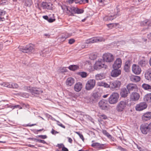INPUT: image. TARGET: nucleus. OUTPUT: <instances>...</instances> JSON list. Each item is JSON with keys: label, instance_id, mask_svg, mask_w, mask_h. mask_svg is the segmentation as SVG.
I'll use <instances>...</instances> for the list:
<instances>
[{"label": "nucleus", "instance_id": "nucleus-1", "mask_svg": "<svg viewBox=\"0 0 151 151\" xmlns=\"http://www.w3.org/2000/svg\"><path fill=\"white\" fill-rule=\"evenodd\" d=\"M24 89L29 92H30L32 95L39 94L42 92V91L39 88L31 86H25Z\"/></svg>", "mask_w": 151, "mask_h": 151}, {"label": "nucleus", "instance_id": "nucleus-2", "mask_svg": "<svg viewBox=\"0 0 151 151\" xmlns=\"http://www.w3.org/2000/svg\"><path fill=\"white\" fill-rule=\"evenodd\" d=\"M127 106H128L127 101H121L118 104L116 107V110L118 112H122L125 109Z\"/></svg>", "mask_w": 151, "mask_h": 151}, {"label": "nucleus", "instance_id": "nucleus-3", "mask_svg": "<svg viewBox=\"0 0 151 151\" xmlns=\"http://www.w3.org/2000/svg\"><path fill=\"white\" fill-rule=\"evenodd\" d=\"M19 48L20 51L24 53H29L32 52L34 51L33 46L32 44L27 45L25 47H19Z\"/></svg>", "mask_w": 151, "mask_h": 151}, {"label": "nucleus", "instance_id": "nucleus-4", "mask_svg": "<svg viewBox=\"0 0 151 151\" xmlns=\"http://www.w3.org/2000/svg\"><path fill=\"white\" fill-rule=\"evenodd\" d=\"M94 68L96 70L101 69L102 68H104L106 69L107 66L105 65L104 61L101 59H99L95 63L94 66Z\"/></svg>", "mask_w": 151, "mask_h": 151}, {"label": "nucleus", "instance_id": "nucleus-5", "mask_svg": "<svg viewBox=\"0 0 151 151\" xmlns=\"http://www.w3.org/2000/svg\"><path fill=\"white\" fill-rule=\"evenodd\" d=\"M104 40V39L102 37H96L86 40L85 43L87 44H91L102 42Z\"/></svg>", "mask_w": 151, "mask_h": 151}, {"label": "nucleus", "instance_id": "nucleus-6", "mask_svg": "<svg viewBox=\"0 0 151 151\" xmlns=\"http://www.w3.org/2000/svg\"><path fill=\"white\" fill-rule=\"evenodd\" d=\"M119 97V94L116 93H112L109 99V103L111 104H114L117 102Z\"/></svg>", "mask_w": 151, "mask_h": 151}, {"label": "nucleus", "instance_id": "nucleus-7", "mask_svg": "<svg viewBox=\"0 0 151 151\" xmlns=\"http://www.w3.org/2000/svg\"><path fill=\"white\" fill-rule=\"evenodd\" d=\"M95 84V80L94 79H90L88 81L86 84V89L87 90H90L94 87Z\"/></svg>", "mask_w": 151, "mask_h": 151}, {"label": "nucleus", "instance_id": "nucleus-8", "mask_svg": "<svg viewBox=\"0 0 151 151\" xmlns=\"http://www.w3.org/2000/svg\"><path fill=\"white\" fill-rule=\"evenodd\" d=\"M103 60L107 62H111L113 61L114 59V57L110 53H106L103 55Z\"/></svg>", "mask_w": 151, "mask_h": 151}, {"label": "nucleus", "instance_id": "nucleus-9", "mask_svg": "<svg viewBox=\"0 0 151 151\" xmlns=\"http://www.w3.org/2000/svg\"><path fill=\"white\" fill-rule=\"evenodd\" d=\"M147 106V104L145 102H141L136 105L135 109L137 111H141L146 109Z\"/></svg>", "mask_w": 151, "mask_h": 151}, {"label": "nucleus", "instance_id": "nucleus-10", "mask_svg": "<svg viewBox=\"0 0 151 151\" xmlns=\"http://www.w3.org/2000/svg\"><path fill=\"white\" fill-rule=\"evenodd\" d=\"M132 70V72L136 75L139 74L142 71L140 67L138 65L135 64L133 65Z\"/></svg>", "mask_w": 151, "mask_h": 151}, {"label": "nucleus", "instance_id": "nucleus-11", "mask_svg": "<svg viewBox=\"0 0 151 151\" xmlns=\"http://www.w3.org/2000/svg\"><path fill=\"white\" fill-rule=\"evenodd\" d=\"M99 107L102 109H106L107 108L108 106V101L104 99L100 101L99 103Z\"/></svg>", "mask_w": 151, "mask_h": 151}, {"label": "nucleus", "instance_id": "nucleus-12", "mask_svg": "<svg viewBox=\"0 0 151 151\" xmlns=\"http://www.w3.org/2000/svg\"><path fill=\"white\" fill-rule=\"evenodd\" d=\"M140 130L142 133L145 134H147L150 132L147 126V124H142L140 127Z\"/></svg>", "mask_w": 151, "mask_h": 151}, {"label": "nucleus", "instance_id": "nucleus-13", "mask_svg": "<svg viewBox=\"0 0 151 151\" xmlns=\"http://www.w3.org/2000/svg\"><path fill=\"white\" fill-rule=\"evenodd\" d=\"M122 63V60L120 58H118L116 59L113 65V68L119 69L121 67Z\"/></svg>", "mask_w": 151, "mask_h": 151}, {"label": "nucleus", "instance_id": "nucleus-14", "mask_svg": "<svg viewBox=\"0 0 151 151\" xmlns=\"http://www.w3.org/2000/svg\"><path fill=\"white\" fill-rule=\"evenodd\" d=\"M140 95L137 92H132L130 96V99L132 101H137L139 99Z\"/></svg>", "mask_w": 151, "mask_h": 151}, {"label": "nucleus", "instance_id": "nucleus-15", "mask_svg": "<svg viewBox=\"0 0 151 151\" xmlns=\"http://www.w3.org/2000/svg\"><path fill=\"white\" fill-rule=\"evenodd\" d=\"M127 88L129 91H137L138 88L137 86L132 83H129L127 86Z\"/></svg>", "mask_w": 151, "mask_h": 151}, {"label": "nucleus", "instance_id": "nucleus-16", "mask_svg": "<svg viewBox=\"0 0 151 151\" xmlns=\"http://www.w3.org/2000/svg\"><path fill=\"white\" fill-rule=\"evenodd\" d=\"M121 83L119 81H115L110 82V88H119L121 85Z\"/></svg>", "mask_w": 151, "mask_h": 151}, {"label": "nucleus", "instance_id": "nucleus-17", "mask_svg": "<svg viewBox=\"0 0 151 151\" xmlns=\"http://www.w3.org/2000/svg\"><path fill=\"white\" fill-rule=\"evenodd\" d=\"M91 146L94 148L98 150L103 149L105 148V145L103 144H101L99 143H94L92 144Z\"/></svg>", "mask_w": 151, "mask_h": 151}, {"label": "nucleus", "instance_id": "nucleus-18", "mask_svg": "<svg viewBox=\"0 0 151 151\" xmlns=\"http://www.w3.org/2000/svg\"><path fill=\"white\" fill-rule=\"evenodd\" d=\"M52 5L50 3H47L46 2H43L42 3L41 7L43 9H46L49 10L52 9Z\"/></svg>", "mask_w": 151, "mask_h": 151}, {"label": "nucleus", "instance_id": "nucleus-19", "mask_svg": "<svg viewBox=\"0 0 151 151\" xmlns=\"http://www.w3.org/2000/svg\"><path fill=\"white\" fill-rule=\"evenodd\" d=\"M142 118L143 121H147L151 118V112H147L145 113L142 116Z\"/></svg>", "mask_w": 151, "mask_h": 151}, {"label": "nucleus", "instance_id": "nucleus-20", "mask_svg": "<svg viewBox=\"0 0 151 151\" xmlns=\"http://www.w3.org/2000/svg\"><path fill=\"white\" fill-rule=\"evenodd\" d=\"M121 70L119 69H114L111 73V75L113 77L118 76L121 73Z\"/></svg>", "mask_w": 151, "mask_h": 151}, {"label": "nucleus", "instance_id": "nucleus-21", "mask_svg": "<svg viewBox=\"0 0 151 151\" xmlns=\"http://www.w3.org/2000/svg\"><path fill=\"white\" fill-rule=\"evenodd\" d=\"M129 92L128 90H127L126 88H123L121 90L120 94L122 97L125 98L127 96Z\"/></svg>", "mask_w": 151, "mask_h": 151}, {"label": "nucleus", "instance_id": "nucleus-22", "mask_svg": "<svg viewBox=\"0 0 151 151\" xmlns=\"http://www.w3.org/2000/svg\"><path fill=\"white\" fill-rule=\"evenodd\" d=\"M75 80L73 78L71 77L67 78L66 82V85L68 86H71L74 83Z\"/></svg>", "mask_w": 151, "mask_h": 151}, {"label": "nucleus", "instance_id": "nucleus-23", "mask_svg": "<svg viewBox=\"0 0 151 151\" xmlns=\"http://www.w3.org/2000/svg\"><path fill=\"white\" fill-rule=\"evenodd\" d=\"M82 88V85L80 82H78L75 84L74 86V89L75 91L79 92L81 89Z\"/></svg>", "mask_w": 151, "mask_h": 151}, {"label": "nucleus", "instance_id": "nucleus-24", "mask_svg": "<svg viewBox=\"0 0 151 151\" xmlns=\"http://www.w3.org/2000/svg\"><path fill=\"white\" fill-rule=\"evenodd\" d=\"M145 77L147 80H151V68L147 70L145 74Z\"/></svg>", "mask_w": 151, "mask_h": 151}, {"label": "nucleus", "instance_id": "nucleus-25", "mask_svg": "<svg viewBox=\"0 0 151 151\" xmlns=\"http://www.w3.org/2000/svg\"><path fill=\"white\" fill-rule=\"evenodd\" d=\"M105 78V74L103 73L97 74L95 76V78L97 80H101L104 79Z\"/></svg>", "mask_w": 151, "mask_h": 151}, {"label": "nucleus", "instance_id": "nucleus-26", "mask_svg": "<svg viewBox=\"0 0 151 151\" xmlns=\"http://www.w3.org/2000/svg\"><path fill=\"white\" fill-rule=\"evenodd\" d=\"M116 18L115 15H109V16H106L104 18V20L105 21H109L112 20Z\"/></svg>", "mask_w": 151, "mask_h": 151}, {"label": "nucleus", "instance_id": "nucleus-27", "mask_svg": "<svg viewBox=\"0 0 151 151\" xmlns=\"http://www.w3.org/2000/svg\"><path fill=\"white\" fill-rule=\"evenodd\" d=\"M130 79L133 82H138L140 81V78L137 76H132L130 77Z\"/></svg>", "mask_w": 151, "mask_h": 151}, {"label": "nucleus", "instance_id": "nucleus-28", "mask_svg": "<svg viewBox=\"0 0 151 151\" xmlns=\"http://www.w3.org/2000/svg\"><path fill=\"white\" fill-rule=\"evenodd\" d=\"M130 65V60H128L125 62L124 66V70L126 72H127L129 71Z\"/></svg>", "mask_w": 151, "mask_h": 151}, {"label": "nucleus", "instance_id": "nucleus-29", "mask_svg": "<svg viewBox=\"0 0 151 151\" xmlns=\"http://www.w3.org/2000/svg\"><path fill=\"white\" fill-rule=\"evenodd\" d=\"M76 7H68L67 9V11L66 12L68 13H71V15L75 13Z\"/></svg>", "mask_w": 151, "mask_h": 151}, {"label": "nucleus", "instance_id": "nucleus-30", "mask_svg": "<svg viewBox=\"0 0 151 151\" xmlns=\"http://www.w3.org/2000/svg\"><path fill=\"white\" fill-rule=\"evenodd\" d=\"M145 101L148 102H151V93H148L146 95L144 98Z\"/></svg>", "mask_w": 151, "mask_h": 151}, {"label": "nucleus", "instance_id": "nucleus-31", "mask_svg": "<svg viewBox=\"0 0 151 151\" xmlns=\"http://www.w3.org/2000/svg\"><path fill=\"white\" fill-rule=\"evenodd\" d=\"M142 87L145 90L151 91V86L148 84L144 83L142 85Z\"/></svg>", "mask_w": 151, "mask_h": 151}, {"label": "nucleus", "instance_id": "nucleus-32", "mask_svg": "<svg viewBox=\"0 0 151 151\" xmlns=\"http://www.w3.org/2000/svg\"><path fill=\"white\" fill-rule=\"evenodd\" d=\"M85 99H88V103H93L96 102L97 101V100L94 99V98L92 96L90 97H86Z\"/></svg>", "mask_w": 151, "mask_h": 151}, {"label": "nucleus", "instance_id": "nucleus-33", "mask_svg": "<svg viewBox=\"0 0 151 151\" xmlns=\"http://www.w3.org/2000/svg\"><path fill=\"white\" fill-rule=\"evenodd\" d=\"M138 64L142 67H145L147 65V62L144 60H141L138 63Z\"/></svg>", "mask_w": 151, "mask_h": 151}, {"label": "nucleus", "instance_id": "nucleus-34", "mask_svg": "<svg viewBox=\"0 0 151 151\" xmlns=\"http://www.w3.org/2000/svg\"><path fill=\"white\" fill-rule=\"evenodd\" d=\"M146 24H147L149 26H151V20L148 21L145 20L144 21L140 23V25L141 26H144Z\"/></svg>", "mask_w": 151, "mask_h": 151}, {"label": "nucleus", "instance_id": "nucleus-35", "mask_svg": "<svg viewBox=\"0 0 151 151\" xmlns=\"http://www.w3.org/2000/svg\"><path fill=\"white\" fill-rule=\"evenodd\" d=\"M68 68L71 70L74 71L78 69L79 68V67L77 65H72L69 66Z\"/></svg>", "mask_w": 151, "mask_h": 151}, {"label": "nucleus", "instance_id": "nucleus-36", "mask_svg": "<svg viewBox=\"0 0 151 151\" xmlns=\"http://www.w3.org/2000/svg\"><path fill=\"white\" fill-rule=\"evenodd\" d=\"M9 88H17L19 87L18 85L16 83L10 82L9 85Z\"/></svg>", "mask_w": 151, "mask_h": 151}, {"label": "nucleus", "instance_id": "nucleus-37", "mask_svg": "<svg viewBox=\"0 0 151 151\" xmlns=\"http://www.w3.org/2000/svg\"><path fill=\"white\" fill-rule=\"evenodd\" d=\"M83 12V10L82 9H80L76 8L75 10V13L78 14H81Z\"/></svg>", "mask_w": 151, "mask_h": 151}, {"label": "nucleus", "instance_id": "nucleus-38", "mask_svg": "<svg viewBox=\"0 0 151 151\" xmlns=\"http://www.w3.org/2000/svg\"><path fill=\"white\" fill-rule=\"evenodd\" d=\"M1 86L4 87H6L8 88H9V85H10V83L4 82L0 84Z\"/></svg>", "mask_w": 151, "mask_h": 151}, {"label": "nucleus", "instance_id": "nucleus-39", "mask_svg": "<svg viewBox=\"0 0 151 151\" xmlns=\"http://www.w3.org/2000/svg\"><path fill=\"white\" fill-rule=\"evenodd\" d=\"M25 5L27 6H29L32 4V2L31 0H25Z\"/></svg>", "mask_w": 151, "mask_h": 151}, {"label": "nucleus", "instance_id": "nucleus-40", "mask_svg": "<svg viewBox=\"0 0 151 151\" xmlns=\"http://www.w3.org/2000/svg\"><path fill=\"white\" fill-rule=\"evenodd\" d=\"M92 96L94 98V99H96L97 100L99 98L98 93H93Z\"/></svg>", "mask_w": 151, "mask_h": 151}, {"label": "nucleus", "instance_id": "nucleus-41", "mask_svg": "<svg viewBox=\"0 0 151 151\" xmlns=\"http://www.w3.org/2000/svg\"><path fill=\"white\" fill-rule=\"evenodd\" d=\"M98 116L101 118L105 119H107V117L104 114H102L100 113H99L98 115Z\"/></svg>", "mask_w": 151, "mask_h": 151}, {"label": "nucleus", "instance_id": "nucleus-42", "mask_svg": "<svg viewBox=\"0 0 151 151\" xmlns=\"http://www.w3.org/2000/svg\"><path fill=\"white\" fill-rule=\"evenodd\" d=\"M9 107L13 109L14 108H19V109H22V107H21L19 105H17L14 106H9Z\"/></svg>", "mask_w": 151, "mask_h": 151}, {"label": "nucleus", "instance_id": "nucleus-43", "mask_svg": "<svg viewBox=\"0 0 151 151\" xmlns=\"http://www.w3.org/2000/svg\"><path fill=\"white\" fill-rule=\"evenodd\" d=\"M79 74L82 78L86 77L87 76V73L85 72H81L79 73Z\"/></svg>", "mask_w": 151, "mask_h": 151}, {"label": "nucleus", "instance_id": "nucleus-44", "mask_svg": "<svg viewBox=\"0 0 151 151\" xmlns=\"http://www.w3.org/2000/svg\"><path fill=\"white\" fill-rule=\"evenodd\" d=\"M20 95L25 98H27L29 96V95L27 93H20Z\"/></svg>", "mask_w": 151, "mask_h": 151}, {"label": "nucleus", "instance_id": "nucleus-45", "mask_svg": "<svg viewBox=\"0 0 151 151\" xmlns=\"http://www.w3.org/2000/svg\"><path fill=\"white\" fill-rule=\"evenodd\" d=\"M6 12L4 10H0V16L4 17V16L6 14Z\"/></svg>", "mask_w": 151, "mask_h": 151}, {"label": "nucleus", "instance_id": "nucleus-46", "mask_svg": "<svg viewBox=\"0 0 151 151\" xmlns=\"http://www.w3.org/2000/svg\"><path fill=\"white\" fill-rule=\"evenodd\" d=\"M96 58V55L95 54H91L89 56V58L92 60H94Z\"/></svg>", "mask_w": 151, "mask_h": 151}, {"label": "nucleus", "instance_id": "nucleus-47", "mask_svg": "<svg viewBox=\"0 0 151 151\" xmlns=\"http://www.w3.org/2000/svg\"><path fill=\"white\" fill-rule=\"evenodd\" d=\"M75 133L78 134L80 138L83 141H84V138L82 134L78 132H76Z\"/></svg>", "mask_w": 151, "mask_h": 151}, {"label": "nucleus", "instance_id": "nucleus-48", "mask_svg": "<svg viewBox=\"0 0 151 151\" xmlns=\"http://www.w3.org/2000/svg\"><path fill=\"white\" fill-rule=\"evenodd\" d=\"M68 6H67L65 5H63L61 6L62 9L64 11L66 12L67 11V9Z\"/></svg>", "mask_w": 151, "mask_h": 151}, {"label": "nucleus", "instance_id": "nucleus-49", "mask_svg": "<svg viewBox=\"0 0 151 151\" xmlns=\"http://www.w3.org/2000/svg\"><path fill=\"white\" fill-rule=\"evenodd\" d=\"M57 124L58 125L60 126L61 127H63V128H65V126L63 125L62 124L59 122L58 121H57Z\"/></svg>", "mask_w": 151, "mask_h": 151}, {"label": "nucleus", "instance_id": "nucleus-50", "mask_svg": "<svg viewBox=\"0 0 151 151\" xmlns=\"http://www.w3.org/2000/svg\"><path fill=\"white\" fill-rule=\"evenodd\" d=\"M84 0H75V2L76 3H79L81 4L82 3Z\"/></svg>", "mask_w": 151, "mask_h": 151}, {"label": "nucleus", "instance_id": "nucleus-51", "mask_svg": "<svg viewBox=\"0 0 151 151\" xmlns=\"http://www.w3.org/2000/svg\"><path fill=\"white\" fill-rule=\"evenodd\" d=\"M75 40L74 39H71L69 40L68 43L69 44H71L75 42Z\"/></svg>", "mask_w": 151, "mask_h": 151}, {"label": "nucleus", "instance_id": "nucleus-52", "mask_svg": "<svg viewBox=\"0 0 151 151\" xmlns=\"http://www.w3.org/2000/svg\"><path fill=\"white\" fill-rule=\"evenodd\" d=\"M106 135V136L109 138L110 139L112 140H113L114 138L112 137L111 136L109 133H108Z\"/></svg>", "mask_w": 151, "mask_h": 151}, {"label": "nucleus", "instance_id": "nucleus-53", "mask_svg": "<svg viewBox=\"0 0 151 151\" xmlns=\"http://www.w3.org/2000/svg\"><path fill=\"white\" fill-rule=\"evenodd\" d=\"M60 70L62 73H64L66 72L67 69L66 68L63 67Z\"/></svg>", "mask_w": 151, "mask_h": 151}, {"label": "nucleus", "instance_id": "nucleus-54", "mask_svg": "<svg viewBox=\"0 0 151 151\" xmlns=\"http://www.w3.org/2000/svg\"><path fill=\"white\" fill-rule=\"evenodd\" d=\"M37 141L39 142L42 143L43 144H46V142L44 140H41L40 139H37Z\"/></svg>", "mask_w": 151, "mask_h": 151}, {"label": "nucleus", "instance_id": "nucleus-55", "mask_svg": "<svg viewBox=\"0 0 151 151\" xmlns=\"http://www.w3.org/2000/svg\"><path fill=\"white\" fill-rule=\"evenodd\" d=\"M104 82H99L97 83V85L99 86H104Z\"/></svg>", "mask_w": 151, "mask_h": 151}, {"label": "nucleus", "instance_id": "nucleus-56", "mask_svg": "<svg viewBox=\"0 0 151 151\" xmlns=\"http://www.w3.org/2000/svg\"><path fill=\"white\" fill-rule=\"evenodd\" d=\"M104 87L105 88H110V84H108L104 83Z\"/></svg>", "mask_w": 151, "mask_h": 151}, {"label": "nucleus", "instance_id": "nucleus-57", "mask_svg": "<svg viewBox=\"0 0 151 151\" xmlns=\"http://www.w3.org/2000/svg\"><path fill=\"white\" fill-rule=\"evenodd\" d=\"M55 20V19H52L51 18H48V21L49 22H52L54 21Z\"/></svg>", "mask_w": 151, "mask_h": 151}, {"label": "nucleus", "instance_id": "nucleus-58", "mask_svg": "<svg viewBox=\"0 0 151 151\" xmlns=\"http://www.w3.org/2000/svg\"><path fill=\"white\" fill-rule=\"evenodd\" d=\"M39 136L43 139H45L47 138V136L46 135H40Z\"/></svg>", "mask_w": 151, "mask_h": 151}, {"label": "nucleus", "instance_id": "nucleus-59", "mask_svg": "<svg viewBox=\"0 0 151 151\" xmlns=\"http://www.w3.org/2000/svg\"><path fill=\"white\" fill-rule=\"evenodd\" d=\"M51 133L53 134H55L58 133V132L57 131H55L53 129H52L51 131Z\"/></svg>", "mask_w": 151, "mask_h": 151}, {"label": "nucleus", "instance_id": "nucleus-60", "mask_svg": "<svg viewBox=\"0 0 151 151\" xmlns=\"http://www.w3.org/2000/svg\"><path fill=\"white\" fill-rule=\"evenodd\" d=\"M147 126L148 128H149V130H150V132H151V122H150L149 124H147Z\"/></svg>", "mask_w": 151, "mask_h": 151}, {"label": "nucleus", "instance_id": "nucleus-61", "mask_svg": "<svg viewBox=\"0 0 151 151\" xmlns=\"http://www.w3.org/2000/svg\"><path fill=\"white\" fill-rule=\"evenodd\" d=\"M62 150L63 151H68V149L65 147H63L62 148Z\"/></svg>", "mask_w": 151, "mask_h": 151}, {"label": "nucleus", "instance_id": "nucleus-62", "mask_svg": "<svg viewBox=\"0 0 151 151\" xmlns=\"http://www.w3.org/2000/svg\"><path fill=\"white\" fill-rule=\"evenodd\" d=\"M74 1L75 2V0H68V2L69 4H71Z\"/></svg>", "mask_w": 151, "mask_h": 151}, {"label": "nucleus", "instance_id": "nucleus-63", "mask_svg": "<svg viewBox=\"0 0 151 151\" xmlns=\"http://www.w3.org/2000/svg\"><path fill=\"white\" fill-rule=\"evenodd\" d=\"M43 18L45 19L48 20V17L47 16H43Z\"/></svg>", "mask_w": 151, "mask_h": 151}, {"label": "nucleus", "instance_id": "nucleus-64", "mask_svg": "<svg viewBox=\"0 0 151 151\" xmlns=\"http://www.w3.org/2000/svg\"><path fill=\"white\" fill-rule=\"evenodd\" d=\"M147 37L149 39H151V32L148 35Z\"/></svg>", "mask_w": 151, "mask_h": 151}]
</instances>
